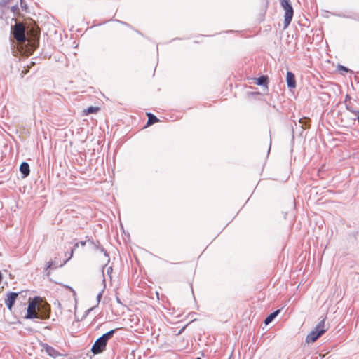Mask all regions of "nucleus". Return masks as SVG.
I'll use <instances>...</instances> for the list:
<instances>
[{
	"label": "nucleus",
	"mask_w": 359,
	"mask_h": 359,
	"mask_svg": "<svg viewBox=\"0 0 359 359\" xmlns=\"http://www.w3.org/2000/svg\"><path fill=\"white\" fill-rule=\"evenodd\" d=\"M50 306L41 297H36L29 299V304L25 318L48 319L50 318Z\"/></svg>",
	"instance_id": "obj_1"
},
{
	"label": "nucleus",
	"mask_w": 359,
	"mask_h": 359,
	"mask_svg": "<svg viewBox=\"0 0 359 359\" xmlns=\"http://www.w3.org/2000/svg\"><path fill=\"white\" fill-rule=\"evenodd\" d=\"M329 327L325 325V318H323L319 323L315 327V328L310 332L306 337V342L313 343L320 337H321L327 330Z\"/></svg>",
	"instance_id": "obj_2"
},
{
	"label": "nucleus",
	"mask_w": 359,
	"mask_h": 359,
	"mask_svg": "<svg viewBox=\"0 0 359 359\" xmlns=\"http://www.w3.org/2000/svg\"><path fill=\"white\" fill-rule=\"evenodd\" d=\"M114 332V330H110L98 338L93 345L91 348L92 352L94 354H98L103 352L105 350L108 340L112 337Z\"/></svg>",
	"instance_id": "obj_3"
},
{
	"label": "nucleus",
	"mask_w": 359,
	"mask_h": 359,
	"mask_svg": "<svg viewBox=\"0 0 359 359\" xmlns=\"http://www.w3.org/2000/svg\"><path fill=\"white\" fill-rule=\"evenodd\" d=\"M280 5L285 11L284 28H286L292 20L294 11L290 4V0H280Z\"/></svg>",
	"instance_id": "obj_4"
},
{
	"label": "nucleus",
	"mask_w": 359,
	"mask_h": 359,
	"mask_svg": "<svg viewBox=\"0 0 359 359\" xmlns=\"http://www.w3.org/2000/svg\"><path fill=\"white\" fill-rule=\"evenodd\" d=\"M13 33L14 38L18 42L22 43L25 41V26L22 23L15 24Z\"/></svg>",
	"instance_id": "obj_5"
},
{
	"label": "nucleus",
	"mask_w": 359,
	"mask_h": 359,
	"mask_svg": "<svg viewBox=\"0 0 359 359\" xmlns=\"http://www.w3.org/2000/svg\"><path fill=\"white\" fill-rule=\"evenodd\" d=\"M18 297V293H17V292H8L6 294V298L5 299V304L7 306V307L10 311H12L13 306Z\"/></svg>",
	"instance_id": "obj_6"
},
{
	"label": "nucleus",
	"mask_w": 359,
	"mask_h": 359,
	"mask_svg": "<svg viewBox=\"0 0 359 359\" xmlns=\"http://www.w3.org/2000/svg\"><path fill=\"white\" fill-rule=\"evenodd\" d=\"M287 84L290 88H294L296 86L295 76L291 72H287Z\"/></svg>",
	"instance_id": "obj_7"
},
{
	"label": "nucleus",
	"mask_w": 359,
	"mask_h": 359,
	"mask_svg": "<svg viewBox=\"0 0 359 359\" xmlns=\"http://www.w3.org/2000/svg\"><path fill=\"white\" fill-rule=\"evenodd\" d=\"M20 170L23 175V177H26L29 175L30 169L29 165L27 163L23 162L20 166Z\"/></svg>",
	"instance_id": "obj_8"
},
{
	"label": "nucleus",
	"mask_w": 359,
	"mask_h": 359,
	"mask_svg": "<svg viewBox=\"0 0 359 359\" xmlns=\"http://www.w3.org/2000/svg\"><path fill=\"white\" fill-rule=\"evenodd\" d=\"M43 348H44L46 352L47 353V354L48 355H50V357L56 358L60 355L59 353L56 350H55L54 348H53L47 344H45L43 346Z\"/></svg>",
	"instance_id": "obj_9"
},
{
	"label": "nucleus",
	"mask_w": 359,
	"mask_h": 359,
	"mask_svg": "<svg viewBox=\"0 0 359 359\" xmlns=\"http://www.w3.org/2000/svg\"><path fill=\"white\" fill-rule=\"evenodd\" d=\"M100 111V107L90 106L88 108L83 109L82 114L83 116H88L90 114H97Z\"/></svg>",
	"instance_id": "obj_10"
},
{
	"label": "nucleus",
	"mask_w": 359,
	"mask_h": 359,
	"mask_svg": "<svg viewBox=\"0 0 359 359\" xmlns=\"http://www.w3.org/2000/svg\"><path fill=\"white\" fill-rule=\"evenodd\" d=\"M280 313V309L276 310L273 313H271L269 316H267L264 320L266 325L270 323Z\"/></svg>",
	"instance_id": "obj_11"
},
{
	"label": "nucleus",
	"mask_w": 359,
	"mask_h": 359,
	"mask_svg": "<svg viewBox=\"0 0 359 359\" xmlns=\"http://www.w3.org/2000/svg\"><path fill=\"white\" fill-rule=\"evenodd\" d=\"M268 77L266 76H262L257 79L256 83L259 86H267Z\"/></svg>",
	"instance_id": "obj_12"
},
{
	"label": "nucleus",
	"mask_w": 359,
	"mask_h": 359,
	"mask_svg": "<svg viewBox=\"0 0 359 359\" xmlns=\"http://www.w3.org/2000/svg\"><path fill=\"white\" fill-rule=\"evenodd\" d=\"M147 115L148 116V121L146 126H150L157 122V118L154 115L150 113H147Z\"/></svg>",
	"instance_id": "obj_13"
},
{
	"label": "nucleus",
	"mask_w": 359,
	"mask_h": 359,
	"mask_svg": "<svg viewBox=\"0 0 359 359\" xmlns=\"http://www.w3.org/2000/svg\"><path fill=\"white\" fill-rule=\"evenodd\" d=\"M79 244H80L81 246H84V245H86V241H81V242H80V243H76L74 245V249H72V250H71L70 256L69 257L68 259H69L72 257L74 249H75L76 248H78Z\"/></svg>",
	"instance_id": "obj_14"
},
{
	"label": "nucleus",
	"mask_w": 359,
	"mask_h": 359,
	"mask_svg": "<svg viewBox=\"0 0 359 359\" xmlns=\"http://www.w3.org/2000/svg\"><path fill=\"white\" fill-rule=\"evenodd\" d=\"M339 69H341V70H343V71H344L346 72H348V69L346 67H344V66H339Z\"/></svg>",
	"instance_id": "obj_15"
},
{
	"label": "nucleus",
	"mask_w": 359,
	"mask_h": 359,
	"mask_svg": "<svg viewBox=\"0 0 359 359\" xmlns=\"http://www.w3.org/2000/svg\"><path fill=\"white\" fill-rule=\"evenodd\" d=\"M53 264V262L52 261H50L48 263V265H47V267H46V269H49L51 267Z\"/></svg>",
	"instance_id": "obj_16"
},
{
	"label": "nucleus",
	"mask_w": 359,
	"mask_h": 359,
	"mask_svg": "<svg viewBox=\"0 0 359 359\" xmlns=\"http://www.w3.org/2000/svg\"><path fill=\"white\" fill-rule=\"evenodd\" d=\"M358 121L359 123V111H358V117H357Z\"/></svg>",
	"instance_id": "obj_17"
},
{
	"label": "nucleus",
	"mask_w": 359,
	"mask_h": 359,
	"mask_svg": "<svg viewBox=\"0 0 359 359\" xmlns=\"http://www.w3.org/2000/svg\"><path fill=\"white\" fill-rule=\"evenodd\" d=\"M184 328H185V327H183V328L180 331L179 334H181V333H182V332L184 330Z\"/></svg>",
	"instance_id": "obj_18"
},
{
	"label": "nucleus",
	"mask_w": 359,
	"mask_h": 359,
	"mask_svg": "<svg viewBox=\"0 0 359 359\" xmlns=\"http://www.w3.org/2000/svg\"><path fill=\"white\" fill-rule=\"evenodd\" d=\"M196 359H201L200 358H197Z\"/></svg>",
	"instance_id": "obj_19"
}]
</instances>
